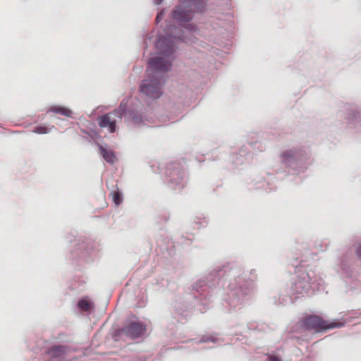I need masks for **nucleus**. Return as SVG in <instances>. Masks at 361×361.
I'll list each match as a JSON object with an SVG mask.
<instances>
[{
    "instance_id": "1",
    "label": "nucleus",
    "mask_w": 361,
    "mask_h": 361,
    "mask_svg": "<svg viewBox=\"0 0 361 361\" xmlns=\"http://www.w3.org/2000/svg\"><path fill=\"white\" fill-rule=\"evenodd\" d=\"M166 36H157L155 47L162 56H153L147 62V76L140 85V91L147 98L159 99L163 94L161 86L165 82V74L169 71L171 63L167 56L175 50V43L172 38L185 41L182 31L173 25H169L165 30Z\"/></svg>"
},
{
    "instance_id": "2",
    "label": "nucleus",
    "mask_w": 361,
    "mask_h": 361,
    "mask_svg": "<svg viewBox=\"0 0 361 361\" xmlns=\"http://www.w3.org/2000/svg\"><path fill=\"white\" fill-rule=\"evenodd\" d=\"M257 276L255 270L250 271L249 280L241 277L234 278L228 285L224 300L231 309H240L250 299L254 289V281Z\"/></svg>"
},
{
    "instance_id": "3",
    "label": "nucleus",
    "mask_w": 361,
    "mask_h": 361,
    "mask_svg": "<svg viewBox=\"0 0 361 361\" xmlns=\"http://www.w3.org/2000/svg\"><path fill=\"white\" fill-rule=\"evenodd\" d=\"M279 157L281 164L295 174L305 172L310 165V152L303 147L286 148Z\"/></svg>"
},
{
    "instance_id": "4",
    "label": "nucleus",
    "mask_w": 361,
    "mask_h": 361,
    "mask_svg": "<svg viewBox=\"0 0 361 361\" xmlns=\"http://www.w3.org/2000/svg\"><path fill=\"white\" fill-rule=\"evenodd\" d=\"M205 6L203 0L190 1L176 6L171 11L172 18L178 23H187L192 18L195 11L202 12Z\"/></svg>"
},
{
    "instance_id": "5",
    "label": "nucleus",
    "mask_w": 361,
    "mask_h": 361,
    "mask_svg": "<svg viewBox=\"0 0 361 361\" xmlns=\"http://www.w3.org/2000/svg\"><path fill=\"white\" fill-rule=\"evenodd\" d=\"M314 281L309 273L302 272L293 282L290 290L293 294L301 295V296L311 295L314 293Z\"/></svg>"
},
{
    "instance_id": "6",
    "label": "nucleus",
    "mask_w": 361,
    "mask_h": 361,
    "mask_svg": "<svg viewBox=\"0 0 361 361\" xmlns=\"http://www.w3.org/2000/svg\"><path fill=\"white\" fill-rule=\"evenodd\" d=\"M122 117L126 122L140 127L149 121L147 116L145 114V109L142 105H133L130 109L126 107V111L122 113Z\"/></svg>"
},
{
    "instance_id": "7",
    "label": "nucleus",
    "mask_w": 361,
    "mask_h": 361,
    "mask_svg": "<svg viewBox=\"0 0 361 361\" xmlns=\"http://www.w3.org/2000/svg\"><path fill=\"white\" fill-rule=\"evenodd\" d=\"M126 103L123 99L118 109L113 112L106 114L98 118L99 126L101 128H106L109 133H114L116 130V117L122 118V113L126 111Z\"/></svg>"
},
{
    "instance_id": "8",
    "label": "nucleus",
    "mask_w": 361,
    "mask_h": 361,
    "mask_svg": "<svg viewBox=\"0 0 361 361\" xmlns=\"http://www.w3.org/2000/svg\"><path fill=\"white\" fill-rule=\"evenodd\" d=\"M303 326L307 329H313L315 331H320L325 329L339 328L343 326L342 322H331L328 324L318 316L311 315L305 318Z\"/></svg>"
},
{
    "instance_id": "9",
    "label": "nucleus",
    "mask_w": 361,
    "mask_h": 361,
    "mask_svg": "<svg viewBox=\"0 0 361 361\" xmlns=\"http://www.w3.org/2000/svg\"><path fill=\"white\" fill-rule=\"evenodd\" d=\"M167 176L169 185L173 190H181L187 183V174L183 169L174 166L172 171H169Z\"/></svg>"
},
{
    "instance_id": "10",
    "label": "nucleus",
    "mask_w": 361,
    "mask_h": 361,
    "mask_svg": "<svg viewBox=\"0 0 361 361\" xmlns=\"http://www.w3.org/2000/svg\"><path fill=\"white\" fill-rule=\"evenodd\" d=\"M219 269H214L213 272L208 274L200 278L195 283L192 285L193 289L197 292H205L210 289L212 286H215L218 281L219 274Z\"/></svg>"
},
{
    "instance_id": "11",
    "label": "nucleus",
    "mask_w": 361,
    "mask_h": 361,
    "mask_svg": "<svg viewBox=\"0 0 361 361\" xmlns=\"http://www.w3.org/2000/svg\"><path fill=\"white\" fill-rule=\"evenodd\" d=\"M145 330V326L142 323L137 322H133L123 329L124 333L133 338L142 336Z\"/></svg>"
},
{
    "instance_id": "12",
    "label": "nucleus",
    "mask_w": 361,
    "mask_h": 361,
    "mask_svg": "<svg viewBox=\"0 0 361 361\" xmlns=\"http://www.w3.org/2000/svg\"><path fill=\"white\" fill-rule=\"evenodd\" d=\"M68 352V348L64 345H56L49 350V354L54 358H62Z\"/></svg>"
},
{
    "instance_id": "13",
    "label": "nucleus",
    "mask_w": 361,
    "mask_h": 361,
    "mask_svg": "<svg viewBox=\"0 0 361 361\" xmlns=\"http://www.w3.org/2000/svg\"><path fill=\"white\" fill-rule=\"evenodd\" d=\"M99 150L100 155L107 163L113 164L115 162L116 157L113 150L102 145L99 146Z\"/></svg>"
},
{
    "instance_id": "14",
    "label": "nucleus",
    "mask_w": 361,
    "mask_h": 361,
    "mask_svg": "<svg viewBox=\"0 0 361 361\" xmlns=\"http://www.w3.org/2000/svg\"><path fill=\"white\" fill-rule=\"evenodd\" d=\"M53 112L55 114H59L66 117H72L73 112L71 109L61 106H53L47 112Z\"/></svg>"
},
{
    "instance_id": "15",
    "label": "nucleus",
    "mask_w": 361,
    "mask_h": 361,
    "mask_svg": "<svg viewBox=\"0 0 361 361\" xmlns=\"http://www.w3.org/2000/svg\"><path fill=\"white\" fill-rule=\"evenodd\" d=\"M112 195L113 202L116 206H118L123 201L122 193L118 190H116L111 193Z\"/></svg>"
},
{
    "instance_id": "16",
    "label": "nucleus",
    "mask_w": 361,
    "mask_h": 361,
    "mask_svg": "<svg viewBox=\"0 0 361 361\" xmlns=\"http://www.w3.org/2000/svg\"><path fill=\"white\" fill-rule=\"evenodd\" d=\"M219 338L215 335L203 336L202 338L199 341V343H207L211 341L212 343L219 342Z\"/></svg>"
},
{
    "instance_id": "17",
    "label": "nucleus",
    "mask_w": 361,
    "mask_h": 361,
    "mask_svg": "<svg viewBox=\"0 0 361 361\" xmlns=\"http://www.w3.org/2000/svg\"><path fill=\"white\" fill-rule=\"evenodd\" d=\"M49 128L45 126H38L35 128L33 133L37 134H47L50 132Z\"/></svg>"
},
{
    "instance_id": "18",
    "label": "nucleus",
    "mask_w": 361,
    "mask_h": 361,
    "mask_svg": "<svg viewBox=\"0 0 361 361\" xmlns=\"http://www.w3.org/2000/svg\"><path fill=\"white\" fill-rule=\"evenodd\" d=\"M78 307L83 311H88L90 309V304L87 300L82 299L78 302Z\"/></svg>"
},
{
    "instance_id": "19",
    "label": "nucleus",
    "mask_w": 361,
    "mask_h": 361,
    "mask_svg": "<svg viewBox=\"0 0 361 361\" xmlns=\"http://www.w3.org/2000/svg\"><path fill=\"white\" fill-rule=\"evenodd\" d=\"M92 248H90V249H88V250L87 252H85V253H82L81 257L84 258L86 262H89L92 260Z\"/></svg>"
},
{
    "instance_id": "20",
    "label": "nucleus",
    "mask_w": 361,
    "mask_h": 361,
    "mask_svg": "<svg viewBox=\"0 0 361 361\" xmlns=\"http://www.w3.org/2000/svg\"><path fill=\"white\" fill-rule=\"evenodd\" d=\"M265 359L267 361H281L280 357L274 355H267Z\"/></svg>"
},
{
    "instance_id": "21",
    "label": "nucleus",
    "mask_w": 361,
    "mask_h": 361,
    "mask_svg": "<svg viewBox=\"0 0 361 361\" xmlns=\"http://www.w3.org/2000/svg\"><path fill=\"white\" fill-rule=\"evenodd\" d=\"M185 30L188 31L190 32H196L197 29L195 25L192 24H188L185 27Z\"/></svg>"
},
{
    "instance_id": "22",
    "label": "nucleus",
    "mask_w": 361,
    "mask_h": 361,
    "mask_svg": "<svg viewBox=\"0 0 361 361\" xmlns=\"http://www.w3.org/2000/svg\"><path fill=\"white\" fill-rule=\"evenodd\" d=\"M355 252L357 257L361 259V242L358 244Z\"/></svg>"
},
{
    "instance_id": "23",
    "label": "nucleus",
    "mask_w": 361,
    "mask_h": 361,
    "mask_svg": "<svg viewBox=\"0 0 361 361\" xmlns=\"http://www.w3.org/2000/svg\"><path fill=\"white\" fill-rule=\"evenodd\" d=\"M163 17H164L163 11L159 13L156 17L157 22V23L160 22L163 19Z\"/></svg>"
},
{
    "instance_id": "24",
    "label": "nucleus",
    "mask_w": 361,
    "mask_h": 361,
    "mask_svg": "<svg viewBox=\"0 0 361 361\" xmlns=\"http://www.w3.org/2000/svg\"><path fill=\"white\" fill-rule=\"evenodd\" d=\"M163 0H154V3L156 5H159L162 3Z\"/></svg>"
}]
</instances>
